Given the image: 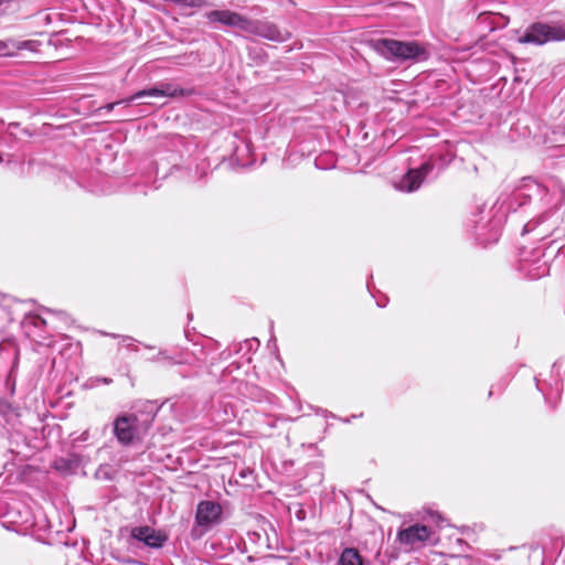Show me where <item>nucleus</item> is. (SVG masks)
I'll list each match as a JSON object with an SVG mask.
<instances>
[{
    "mask_svg": "<svg viewBox=\"0 0 565 565\" xmlns=\"http://www.w3.org/2000/svg\"><path fill=\"white\" fill-rule=\"evenodd\" d=\"M38 42L28 40V41H15L13 39H8L0 41V56H13L18 51L21 50H36Z\"/></svg>",
    "mask_w": 565,
    "mask_h": 565,
    "instance_id": "9b49d317",
    "label": "nucleus"
},
{
    "mask_svg": "<svg viewBox=\"0 0 565 565\" xmlns=\"http://www.w3.org/2000/svg\"><path fill=\"white\" fill-rule=\"evenodd\" d=\"M433 163L425 162L417 169H409L395 184V188L408 193L418 190L424 179L433 171Z\"/></svg>",
    "mask_w": 565,
    "mask_h": 565,
    "instance_id": "423d86ee",
    "label": "nucleus"
},
{
    "mask_svg": "<svg viewBox=\"0 0 565 565\" xmlns=\"http://www.w3.org/2000/svg\"><path fill=\"white\" fill-rule=\"evenodd\" d=\"M249 34L262 36L268 41L285 42L291 38V33L286 29H280L277 24L267 20H250L247 26Z\"/></svg>",
    "mask_w": 565,
    "mask_h": 565,
    "instance_id": "39448f33",
    "label": "nucleus"
},
{
    "mask_svg": "<svg viewBox=\"0 0 565 565\" xmlns=\"http://www.w3.org/2000/svg\"><path fill=\"white\" fill-rule=\"evenodd\" d=\"M338 565H363V558L359 551L353 547H347L341 553Z\"/></svg>",
    "mask_w": 565,
    "mask_h": 565,
    "instance_id": "f8f14e48",
    "label": "nucleus"
},
{
    "mask_svg": "<svg viewBox=\"0 0 565 565\" xmlns=\"http://www.w3.org/2000/svg\"><path fill=\"white\" fill-rule=\"evenodd\" d=\"M193 94V89H183L179 88L173 84L163 83L157 87L142 89L137 92L135 95L129 97L128 99L121 100V103H131L132 100L142 98V97H179V96H188ZM120 104V102L110 103L105 106V108L109 111L113 110L116 105Z\"/></svg>",
    "mask_w": 565,
    "mask_h": 565,
    "instance_id": "20e7f679",
    "label": "nucleus"
},
{
    "mask_svg": "<svg viewBox=\"0 0 565 565\" xmlns=\"http://www.w3.org/2000/svg\"><path fill=\"white\" fill-rule=\"evenodd\" d=\"M530 228H533V226H532V223H531V222H530V223H527V224H525V226H524V232H529V231H530Z\"/></svg>",
    "mask_w": 565,
    "mask_h": 565,
    "instance_id": "4468645a",
    "label": "nucleus"
},
{
    "mask_svg": "<svg viewBox=\"0 0 565 565\" xmlns=\"http://www.w3.org/2000/svg\"><path fill=\"white\" fill-rule=\"evenodd\" d=\"M150 423H141L136 414L125 413L114 420V435L122 446H130L142 439Z\"/></svg>",
    "mask_w": 565,
    "mask_h": 565,
    "instance_id": "f257e3e1",
    "label": "nucleus"
},
{
    "mask_svg": "<svg viewBox=\"0 0 565 565\" xmlns=\"http://www.w3.org/2000/svg\"><path fill=\"white\" fill-rule=\"evenodd\" d=\"M131 537L152 548L161 547L167 541V536L163 533L150 526H138L132 529Z\"/></svg>",
    "mask_w": 565,
    "mask_h": 565,
    "instance_id": "9d476101",
    "label": "nucleus"
},
{
    "mask_svg": "<svg viewBox=\"0 0 565 565\" xmlns=\"http://www.w3.org/2000/svg\"><path fill=\"white\" fill-rule=\"evenodd\" d=\"M375 49L388 60L406 61L417 58L425 51L415 42H402L391 39L376 41Z\"/></svg>",
    "mask_w": 565,
    "mask_h": 565,
    "instance_id": "7ed1b4c3",
    "label": "nucleus"
},
{
    "mask_svg": "<svg viewBox=\"0 0 565 565\" xmlns=\"http://www.w3.org/2000/svg\"><path fill=\"white\" fill-rule=\"evenodd\" d=\"M39 322H35V326H39L40 323H45V320L38 318Z\"/></svg>",
    "mask_w": 565,
    "mask_h": 565,
    "instance_id": "2eb2a0df",
    "label": "nucleus"
},
{
    "mask_svg": "<svg viewBox=\"0 0 565 565\" xmlns=\"http://www.w3.org/2000/svg\"><path fill=\"white\" fill-rule=\"evenodd\" d=\"M431 530L428 526L415 524L401 530L397 533V539L402 544L415 548L424 545V543L429 540Z\"/></svg>",
    "mask_w": 565,
    "mask_h": 565,
    "instance_id": "6e6552de",
    "label": "nucleus"
},
{
    "mask_svg": "<svg viewBox=\"0 0 565 565\" xmlns=\"http://www.w3.org/2000/svg\"><path fill=\"white\" fill-rule=\"evenodd\" d=\"M99 381H100V382H103V383H105V384H109V383H111V382H113V381H111V379H107V377H103V379H100Z\"/></svg>",
    "mask_w": 565,
    "mask_h": 565,
    "instance_id": "ddd939ff",
    "label": "nucleus"
},
{
    "mask_svg": "<svg viewBox=\"0 0 565 565\" xmlns=\"http://www.w3.org/2000/svg\"><path fill=\"white\" fill-rule=\"evenodd\" d=\"M565 40V23H542L531 24L524 34L519 38L520 43L543 45L547 42Z\"/></svg>",
    "mask_w": 565,
    "mask_h": 565,
    "instance_id": "f03ea898",
    "label": "nucleus"
},
{
    "mask_svg": "<svg viewBox=\"0 0 565 565\" xmlns=\"http://www.w3.org/2000/svg\"><path fill=\"white\" fill-rule=\"evenodd\" d=\"M222 507L213 501H201L196 508L195 521L200 526H210L220 521Z\"/></svg>",
    "mask_w": 565,
    "mask_h": 565,
    "instance_id": "1a4fd4ad",
    "label": "nucleus"
},
{
    "mask_svg": "<svg viewBox=\"0 0 565 565\" xmlns=\"http://www.w3.org/2000/svg\"><path fill=\"white\" fill-rule=\"evenodd\" d=\"M3 14H4V11L0 10V17H2Z\"/></svg>",
    "mask_w": 565,
    "mask_h": 565,
    "instance_id": "dca6fc26",
    "label": "nucleus"
},
{
    "mask_svg": "<svg viewBox=\"0 0 565 565\" xmlns=\"http://www.w3.org/2000/svg\"><path fill=\"white\" fill-rule=\"evenodd\" d=\"M211 23H221L247 32L249 19L231 10H214L205 14Z\"/></svg>",
    "mask_w": 565,
    "mask_h": 565,
    "instance_id": "0eeeda50",
    "label": "nucleus"
}]
</instances>
